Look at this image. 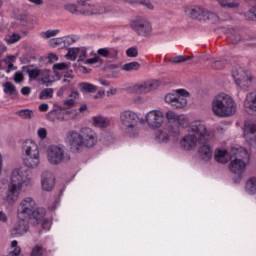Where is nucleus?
<instances>
[{"label": "nucleus", "mask_w": 256, "mask_h": 256, "mask_svg": "<svg viewBox=\"0 0 256 256\" xmlns=\"http://www.w3.org/2000/svg\"><path fill=\"white\" fill-rule=\"evenodd\" d=\"M157 87H159V83L157 81H149L135 85L133 89L135 93H149L151 91H155Z\"/></svg>", "instance_id": "18"}, {"label": "nucleus", "mask_w": 256, "mask_h": 256, "mask_svg": "<svg viewBox=\"0 0 256 256\" xmlns=\"http://www.w3.org/2000/svg\"><path fill=\"white\" fill-rule=\"evenodd\" d=\"M220 7H225L227 9H237L239 7V0H217Z\"/></svg>", "instance_id": "29"}, {"label": "nucleus", "mask_w": 256, "mask_h": 256, "mask_svg": "<svg viewBox=\"0 0 256 256\" xmlns=\"http://www.w3.org/2000/svg\"><path fill=\"white\" fill-rule=\"evenodd\" d=\"M5 41L8 43V45H13V43H17V41H21V35L17 33H13L12 35L6 36Z\"/></svg>", "instance_id": "38"}, {"label": "nucleus", "mask_w": 256, "mask_h": 256, "mask_svg": "<svg viewBox=\"0 0 256 256\" xmlns=\"http://www.w3.org/2000/svg\"><path fill=\"white\" fill-rule=\"evenodd\" d=\"M200 158L202 161H210L213 157V149L205 143L199 148Z\"/></svg>", "instance_id": "23"}, {"label": "nucleus", "mask_w": 256, "mask_h": 256, "mask_svg": "<svg viewBox=\"0 0 256 256\" xmlns=\"http://www.w3.org/2000/svg\"><path fill=\"white\" fill-rule=\"evenodd\" d=\"M141 64L139 62H130L122 66L123 71H139Z\"/></svg>", "instance_id": "35"}, {"label": "nucleus", "mask_w": 256, "mask_h": 256, "mask_svg": "<svg viewBox=\"0 0 256 256\" xmlns=\"http://www.w3.org/2000/svg\"><path fill=\"white\" fill-rule=\"evenodd\" d=\"M26 179L27 176H25V172L17 169L12 171L8 185H11L12 187H20V189H23V185H25Z\"/></svg>", "instance_id": "14"}, {"label": "nucleus", "mask_w": 256, "mask_h": 256, "mask_svg": "<svg viewBox=\"0 0 256 256\" xmlns=\"http://www.w3.org/2000/svg\"><path fill=\"white\" fill-rule=\"evenodd\" d=\"M16 115H19L21 119H25V120L31 119L33 117V110L22 109L20 111H17Z\"/></svg>", "instance_id": "37"}, {"label": "nucleus", "mask_w": 256, "mask_h": 256, "mask_svg": "<svg viewBox=\"0 0 256 256\" xmlns=\"http://www.w3.org/2000/svg\"><path fill=\"white\" fill-rule=\"evenodd\" d=\"M247 21H256V6L252 7L248 12L244 14Z\"/></svg>", "instance_id": "42"}, {"label": "nucleus", "mask_w": 256, "mask_h": 256, "mask_svg": "<svg viewBox=\"0 0 256 256\" xmlns=\"http://www.w3.org/2000/svg\"><path fill=\"white\" fill-rule=\"evenodd\" d=\"M227 151L225 150H218L215 152L214 159L217 163H222L225 165L229 160H227Z\"/></svg>", "instance_id": "31"}, {"label": "nucleus", "mask_w": 256, "mask_h": 256, "mask_svg": "<svg viewBox=\"0 0 256 256\" xmlns=\"http://www.w3.org/2000/svg\"><path fill=\"white\" fill-rule=\"evenodd\" d=\"M51 47H59V49H65L63 38H53L50 40Z\"/></svg>", "instance_id": "40"}, {"label": "nucleus", "mask_w": 256, "mask_h": 256, "mask_svg": "<svg viewBox=\"0 0 256 256\" xmlns=\"http://www.w3.org/2000/svg\"><path fill=\"white\" fill-rule=\"evenodd\" d=\"M223 67H225V61L216 60L212 64V68L217 70L223 69Z\"/></svg>", "instance_id": "54"}, {"label": "nucleus", "mask_w": 256, "mask_h": 256, "mask_svg": "<svg viewBox=\"0 0 256 256\" xmlns=\"http://www.w3.org/2000/svg\"><path fill=\"white\" fill-rule=\"evenodd\" d=\"M165 115L160 110H152L145 116V122L150 129H159L163 125Z\"/></svg>", "instance_id": "10"}, {"label": "nucleus", "mask_w": 256, "mask_h": 256, "mask_svg": "<svg viewBox=\"0 0 256 256\" xmlns=\"http://www.w3.org/2000/svg\"><path fill=\"white\" fill-rule=\"evenodd\" d=\"M99 57H104L105 59H115L119 55V51L116 48H100L97 50Z\"/></svg>", "instance_id": "21"}, {"label": "nucleus", "mask_w": 256, "mask_h": 256, "mask_svg": "<svg viewBox=\"0 0 256 256\" xmlns=\"http://www.w3.org/2000/svg\"><path fill=\"white\" fill-rule=\"evenodd\" d=\"M202 21H208L209 23H219V16L213 12L205 10Z\"/></svg>", "instance_id": "32"}, {"label": "nucleus", "mask_w": 256, "mask_h": 256, "mask_svg": "<svg viewBox=\"0 0 256 256\" xmlns=\"http://www.w3.org/2000/svg\"><path fill=\"white\" fill-rule=\"evenodd\" d=\"M177 125L182 127V129H187L189 127V120L183 116L177 118Z\"/></svg>", "instance_id": "44"}, {"label": "nucleus", "mask_w": 256, "mask_h": 256, "mask_svg": "<svg viewBox=\"0 0 256 256\" xmlns=\"http://www.w3.org/2000/svg\"><path fill=\"white\" fill-rule=\"evenodd\" d=\"M80 136L82 139V147H95V143H97V134L91 128H82L80 129Z\"/></svg>", "instance_id": "11"}, {"label": "nucleus", "mask_w": 256, "mask_h": 256, "mask_svg": "<svg viewBox=\"0 0 256 256\" xmlns=\"http://www.w3.org/2000/svg\"><path fill=\"white\" fill-rule=\"evenodd\" d=\"M29 221L31 218L18 219V222L14 226L15 235H25L29 231Z\"/></svg>", "instance_id": "20"}, {"label": "nucleus", "mask_w": 256, "mask_h": 256, "mask_svg": "<svg viewBox=\"0 0 256 256\" xmlns=\"http://www.w3.org/2000/svg\"><path fill=\"white\" fill-rule=\"evenodd\" d=\"M176 92L178 93L176 97H183L184 99H187V97H189V92L185 89H178L176 90Z\"/></svg>", "instance_id": "56"}, {"label": "nucleus", "mask_w": 256, "mask_h": 256, "mask_svg": "<svg viewBox=\"0 0 256 256\" xmlns=\"http://www.w3.org/2000/svg\"><path fill=\"white\" fill-rule=\"evenodd\" d=\"M40 81L42 85H45V87H50V85L53 83L51 80V71L49 70H40V75H39Z\"/></svg>", "instance_id": "26"}, {"label": "nucleus", "mask_w": 256, "mask_h": 256, "mask_svg": "<svg viewBox=\"0 0 256 256\" xmlns=\"http://www.w3.org/2000/svg\"><path fill=\"white\" fill-rule=\"evenodd\" d=\"M41 183L44 191H51L55 187V176H53V173L46 171L42 174Z\"/></svg>", "instance_id": "19"}, {"label": "nucleus", "mask_w": 256, "mask_h": 256, "mask_svg": "<svg viewBox=\"0 0 256 256\" xmlns=\"http://www.w3.org/2000/svg\"><path fill=\"white\" fill-rule=\"evenodd\" d=\"M187 13L191 19H197V21H203L205 15V9L200 7H194L187 10Z\"/></svg>", "instance_id": "25"}, {"label": "nucleus", "mask_w": 256, "mask_h": 256, "mask_svg": "<svg viewBox=\"0 0 256 256\" xmlns=\"http://www.w3.org/2000/svg\"><path fill=\"white\" fill-rule=\"evenodd\" d=\"M156 141H158V143H167V141H169V134L159 132V134L156 136Z\"/></svg>", "instance_id": "45"}, {"label": "nucleus", "mask_w": 256, "mask_h": 256, "mask_svg": "<svg viewBox=\"0 0 256 256\" xmlns=\"http://www.w3.org/2000/svg\"><path fill=\"white\" fill-rule=\"evenodd\" d=\"M78 11L80 15H103L105 13V7L94 5L91 0H80L78 1Z\"/></svg>", "instance_id": "6"}, {"label": "nucleus", "mask_w": 256, "mask_h": 256, "mask_svg": "<svg viewBox=\"0 0 256 256\" xmlns=\"http://www.w3.org/2000/svg\"><path fill=\"white\" fill-rule=\"evenodd\" d=\"M71 157L65 156V151L59 146H50L48 149V161L51 165H59L62 161H69Z\"/></svg>", "instance_id": "8"}, {"label": "nucleus", "mask_w": 256, "mask_h": 256, "mask_svg": "<svg viewBox=\"0 0 256 256\" xmlns=\"http://www.w3.org/2000/svg\"><path fill=\"white\" fill-rule=\"evenodd\" d=\"M45 213H46L45 208H42V207L37 209L34 208V210H32V213L30 215V221L34 220L35 221L34 223L39 225V223L43 221V219L45 218Z\"/></svg>", "instance_id": "24"}, {"label": "nucleus", "mask_w": 256, "mask_h": 256, "mask_svg": "<svg viewBox=\"0 0 256 256\" xmlns=\"http://www.w3.org/2000/svg\"><path fill=\"white\" fill-rule=\"evenodd\" d=\"M244 109L248 115H256V93L250 92L247 94L244 101Z\"/></svg>", "instance_id": "17"}, {"label": "nucleus", "mask_w": 256, "mask_h": 256, "mask_svg": "<svg viewBox=\"0 0 256 256\" xmlns=\"http://www.w3.org/2000/svg\"><path fill=\"white\" fill-rule=\"evenodd\" d=\"M24 165L28 169L39 167V146L33 140H27L23 144Z\"/></svg>", "instance_id": "4"}, {"label": "nucleus", "mask_w": 256, "mask_h": 256, "mask_svg": "<svg viewBox=\"0 0 256 256\" xmlns=\"http://www.w3.org/2000/svg\"><path fill=\"white\" fill-rule=\"evenodd\" d=\"M190 132L193 134H186L180 140V147L184 151H193L197 147V143L205 145L208 141L213 139V131L207 129V126L201 121H195L190 125Z\"/></svg>", "instance_id": "1"}, {"label": "nucleus", "mask_w": 256, "mask_h": 256, "mask_svg": "<svg viewBox=\"0 0 256 256\" xmlns=\"http://www.w3.org/2000/svg\"><path fill=\"white\" fill-rule=\"evenodd\" d=\"M131 27L138 35L142 37H147L149 33H151V23L143 20V21H134L131 24Z\"/></svg>", "instance_id": "15"}, {"label": "nucleus", "mask_w": 256, "mask_h": 256, "mask_svg": "<svg viewBox=\"0 0 256 256\" xmlns=\"http://www.w3.org/2000/svg\"><path fill=\"white\" fill-rule=\"evenodd\" d=\"M22 189L23 188L21 187L11 186L10 184H8L4 201H6L8 205H15V203L19 201V195H21Z\"/></svg>", "instance_id": "12"}, {"label": "nucleus", "mask_w": 256, "mask_h": 256, "mask_svg": "<svg viewBox=\"0 0 256 256\" xmlns=\"http://www.w3.org/2000/svg\"><path fill=\"white\" fill-rule=\"evenodd\" d=\"M66 141L69 143L71 149L79 151L83 147V141L81 138V131L77 132L75 130L69 131L66 136Z\"/></svg>", "instance_id": "13"}, {"label": "nucleus", "mask_w": 256, "mask_h": 256, "mask_svg": "<svg viewBox=\"0 0 256 256\" xmlns=\"http://www.w3.org/2000/svg\"><path fill=\"white\" fill-rule=\"evenodd\" d=\"M166 118L170 123H175V121H177L179 117H177V115L173 111H168L166 113Z\"/></svg>", "instance_id": "52"}, {"label": "nucleus", "mask_w": 256, "mask_h": 256, "mask_svg": "<svg viewBox=\"0 0 256 256\" xmlns=\"http://www.w3.org/2000/svg\"><path fill=\"white\" fill-rule=\"evenodd\" d=\"M35 210V200L31 197L24 198L18 207V219H31Z\"/></svg>", "instance_id": "7"}, {"label": "nucleus", "mask_w": 256, "mask_h": 256, "mask_svg": "<svg viewBox=\"0 0 256 256\" xmlns=\"http://www.w3.org/2000/svg\"><path fill=\"white\" fill-rule=\"evenodd\" d=\"M3 87L4 93H6V95H19V92L17 91V88L15 87V85H13V83L6 82L3 84Z\"/></svg>", "instance_id": "33"}, {"label": "nucleus", "mask_w": 256, "mask_h": 256, "mask_svg": "<svg viewBox=\"0 0 256 256\" xmlns=\"http://www.w3.org/2000/svg\"><path fill=\"white\" fill-rule=\"evenodd\" d=\"M39 111H41L42 113L49 111V104L47 103L40 104Z\"/></svg>", "instance_id": "61"}, {"label": "nucleus", "mask_w": 256, "mask_h": 256, "mask_svg": "<svg viewBox=\"0 0 256 256\" xmlns=\"http://www.w3.org/2000/svg\"><path fill=\"white\" fill-rule=\"evenodd\" d=\"M38 136L40 139H45V137H47V130L45 128H40L38 130Z\"/></svg>", "instance_id": "60"}, {"label": "nucleus", "mask_w": 256, "mask_h": 256, "mask_svg": "<svg viewBox=\"0 0 256 256\" xmlns=\"http://www.w3.org/2000/svg\"><path fill=\"white\" fill-rule=\"evenodd\" d=\"M76 57L83 59V57H87V49L85 47L75 48Z\"/></svg>", "instance_id": "47"}, {"label": "nucleus", "mask_w": 256, "mask_h": 256, "mask_svg": "<svg viewBox=\"0 0 256 256\" xmlns=\"http://www.w3.org/2000/svg\"><path fill=\"white\" fill-rule=\"evenodd\" d=\"M232 77L238 87L241 89H247L249 85H251V78L243 68H233L232 69Z\"/></svg>", "instance_id": "9"}, {"label": "nucleus", "mask_w": 256, "mask_h": 256, "mask_svg": "<svg viewBox=\"0 0 256 256\" xmlns=\"http://www.w3.org/2000/svg\"><path fill=\"white\" fill-rule=\"evenodd\" d=\"M212 111L216 117H233L237 113V103L229 94L221 93L213 99Z\"/></svg>", "instance_id": "2"}, {"label": "nucleus", "mask_w": 256, "mask_h": 256, "mask_svg": "<svg viewBox=\"0 0 256 256\" xmlns=\"http://www.w3.org/2000/svg\"><path fill=\"white\" fill-rule=\"evenodd\" d=\"M55 61H59V56L57 54H49L48 55V63H55Z\"/></svg>", "instance_id": "59"}, {"label": "nucleus", "mask_w": 256, "mask_h": 256, "mask_svg": "<svg viewBox=\"0 0 256 256\" xmlns=\"http://www.w3.org/2000/svg\"><path fill=\"white\" fill-rule=\"evenodd\" d=\"M41 255H43V247L35 246L32 249L31 256H41Z\"/></svg>", "instance_id": "53"}, {"label": "nucleus", "mask_w": 256, "mask_h": 256, "mask_svg": "<svg viewBox=\"0 0 256 256\" xmlns=\"http://www.w3.org/2000/svg\"><path fill=\"white\" fill-rule=\"evenodd\" d=\"M22 71L28 74L30 81H35V79H37L39 75H41V70L37 68L31 69L29 68V66H23Z\"/></svg>", "instance_id": "27"}, {"label": "nucleus", "mask_w": 256, "mask_h": 256, "mask_svg": "<svg viewBox=\"0 0 256 256\" xmlns=\"http://www.w3.org/2000/svg\"><path fill=\"white\" fill-rule=\"evenodd\" d=\"M22 95H31V87L24 86L21 89Z\"/></svg>", "instance_id": "62"}, {"label": "nucleus", "mask_w": 256, "mask_h": 256, "mask_svg": "<svg viewBox=\"0 0 256 256\" xmlns=\"http://www.w3.org/2000/svg\"><path fill=\"white\" fill-rule=\"evenodd\" d=\"M66 59H68L69 61H75L77 59V52L75 51V48L68 49Z\"/></svg>", "instance_id": "46"}, {"label": "nucleus", "mask_w": 256, "mask_h": 256, "mask_svg": "<svg viewBox=\"0 0 256 256\" xmlns=\"http://www.w3.org/2000/svg\"><path fill=\"white\" fill-rule=\"evenodd\" d=\"M63 39H64V48L69 47V45H73V43H75V39L71 37H64Z\"/></svg>", "instance_id": "58"}, {"label": "nucleus", "mask_w": 256, "mask_h": 256, "mask_svg": "<svg viewBox=\"0 0 256 256\" xmlns=\"http://www.w3.org/2000/svg\"><path fill=\"white\" fill-rule=\"evenodd\" d=\"M93 123L95 127H99L100 129H105L109 125V119L103 116H96L93 118Z\"/></svg>", "instance_id": "28"}, {"label": "nucleus", "mask_w": 256, "mask_h": 256, "mask_svg": "<svg viewBox=\"0 0 256 256\" xmlns=\"http://www.w3.org/2000/svg\"><path fill=\"white\" fill-rule=\"evenodd\" d=\"M244 137L248 143H256V126H255V124L246 125Z\"/></svg>", "instance_id": "22"}, {"label": "nucleus", "mask_w": 256, "mask_h": 256, "mask_svg": "<svg viewBox=\"0 0 256 256\" xmlns=\"http://www.w3.org/2000/svg\"><path fill=\"white\" fill-rule=\"evenodd\" d=\"M53 88H45L39 94V99H51L53 97Z\"/></svg>", "instance_id": "39"}, {"label": "nucleus", "mask_w": 256, "mask_h": 256, "mask_svg": "<svg viewBox=\"0 0 256 256\" xmlns=\"http://www.w3.org/2000/svg\"><path fill=\"white\" fill-rule=\"evenodd\" d=\"M191 57L189 56H176L174 58V63H185V61H189Z\"/></svg>", "instance_id": "55"}, {"label": "nucleus", "mask_w": 256, "mask_h": 256, "mask_svg": "<svg viewBox=\"0 0 256 256\" xmlns=\"http://www.w3.org/2000/svg\"><path fill=\"white\" fill-rule=\"evenodd\" d=\"M245 189H246V191H247L250 195H255V192H256V178H255V177L250 178V179L246 182Z\"/></svg>", "instance_id": "34"}, {"label": "nucleus", "mask_w": 256, "mask_h": 256, "mask_svg": "<svg viewBox=\"0 0 256 256\" xmlns=\"http://www.w3.org/2000/svg\"><path fill=\"white\" fill-rule=\"evenodd\" d=\"M120 123L124 127V131L128 137H135L139 131V115L131 110H124L120 113Z\"/></svg>", "instance_id": "5"}, {"label": "nucleus", "mask_w": 256, "mask_h": 256, "mask_svg": "<svg viewBox=\"0 0 256 256\" xmlns=\"http://www.w3.org/2000/svg\"><path fill=\"white\" fill-rule=\"evenodd\" d=\"M232 153L237 157L230 162L229 170L231 173H234V175H238L237 178L233 179L234 183H241V175H243V173H245V169H247V164L243 159H247L249 154L244 148L232 149Z\"/></svg>", "instance_id": "3"}, {"label": "nucleus", "mask_w": 256, "mask_h": 256, "mask_svg": "<svg viewBox=\"0 0 256 256\" xmlns=\"http://www.w3.org/2000/svg\"><path fill=\"white\" fill-rule=\"evenodd\" d=\"M69 97L70 99L64 101V105H66L67 107H75V100L73 99L79 98V92L77 91L71 92Z\"/></svg>", "instance_id": "36"}, {"label": "nucleus", "mask_w": 256, "mask_h": 256, "mask_svg": "<svg viewBox=\"0 0 256 256\" xmlns=\"http://www.w3.org/2000/svg\"><path fill=\"white\" fill-rule=\"evenodd\" d=\"M170 133H173V135H179V127L178 126H171L170 127Z\"/></svg>", "instance_id": "64"}, {"label": "nucleus", "mask_w": 256, "mask_h": 256, "mask_svg": "<svg viewBox=\"0 0 256 256\" xmlns=\"http://www.w3.org/2000/svg\"><path fill=\"white\" fill-rule=\"evenodd\" d=\"M229 39L231 40L232 45H237V43L241 41V35H239V32L236 30H232L229 35Z\"/></svg>", "instance_id": "41"}, {"label": "nucleus", "mask_w": 256, "mask_h": 256, "mask_svg": "<svg viewBox=\"0 0 256 256\" xmlns=\"http://www.w3.org/2000/svg\"><path fill=\"white\" fill-rule=\"evenodd\" d=\"M67 70V63L62 62V63H56L53 65V71H65Z\"/></svg>", "instance_id": "49"}, {"label": "nucleus", "mask_w": 256, "mask_h": 256, "mask_svg": "<svg viewBox=\"0 0 256 256\" xmlns=\"http://www.w3.org/2000/svg\"><path fill=\"white\" fill-rule=\"evenodd\" d=\"M23 73L22 72H16L15 75H14V81L15 83H21L23 82Z\"/></svg>", "instance_id": "57"}, {"label": "nucleus", "mask_w": 256, "mask_h": 256, "mask_svg": "<svg viewBox=\"0 0 256 256\" xmlns=\"http://www.w3.org/2000/svg\"><path fill=\"white\" fill-rule=\"evenodd\" d=\"M141 5H144L145 7H147V9H153V4H151V2L149 0H144L140 2Z\"/></svg>", "instance_id": "63"}, {"label": "nucleus", "mask_w": 256, "mask_h": 256, "mask_svg": "<svg viewBox=\"0 0 256 256\" xmlns=\"http://www.w3.org/2000/svg\"><path fill=\"white\" fill-rule=\"evenodd\" d=\"M127 57H137L139 55V51L135 47H130L126 50Z\"/></svg>", "instance_id": "51"}, {"label": "nucleus", "mask_w": 256, "mask_h": 256, "mask_svg": "<svg viewBox=\"0 0 256 256\" xmlns=\"http://www.w3.org/2000/svg\"><path fill=\"white\" fill-rule=\"evenodd\" d=\"M86 65H95V63H103L101 56H95L94 58H89L86 60Z\"/></svg>", "instance_id": "48"}, {"label": "nucleus", "mask_w": 256, "mask_h": 256, "mask_svg": "<svg viewBox=\"0 0 256 256\" xmlns=\"http://www.w3.org/2000/svg\"><path fill=\"white\" fill-rule=\"evenodd\" d=\"M79 87L82 93H96L97 91V86L87 82L80 83Z\"/></svg>", "instance_id": "30"}, {"label": "nucleus", "mask_w": 256, "mask_h": 256, "mask_svg": "<svg viewBox=\"0 0 256 256\" xmlns=\"http://www.w3.org/2000/svg\"><path fill=\"white\" fill-rule=\"evenodd\" d=\"M65 9H66V11H69V13H72L74 15H81L79 13V4L78 5L67 4V5H65Z\"/></svg>", "instance_id": "43"}, {"label": "nucleus", "mask_w": 256, "mask_h": 256, "mask_svg": "<svg viewBox=\"0 0 256 256\" xmlns=\"http://www.w3.org/2000/svg\"><path fill=\"white\" fill-rule=\"evenodd\" d=\"M59 33V30H48L46 32H42V37H45L46 39H51V37H55Z\"/></svg>", "instance_id": "50"}, {"label": "nucleus", "mask_w": 256, "mask_h": 256, "mask_svg": "<svg viewBox=\"0 0 256 256\" xmlns=\"http://www.w3.org/2000/svg\"><path fill=\"white\" fill-rule=\"evenodd\" d=\"M166 103H169L175 109H183V107L187 106V98L183 96H177L175 94H167L165 96Z\"/></svg>", "instance_id": "16"}]
</instances>
